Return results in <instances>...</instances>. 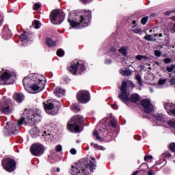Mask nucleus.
<instances>
[{
    "label": "nucleus",
    "instance_id": "f257e3e1",
    "mask_svg": "<svg viewBox=\"0 0 175 175\" xmlns=\"http://www.w3.org/2000/svg\"><path fill=\"white\" fill-rule=\"evenodd\" d=\"M96 161L95 157L92 158V160L88 157L79 160L77 166L72 165L71 174L72 175H84L87 173V170L94 172V169L96 167Z\"/></svg>",
    "mask_w": 175,
    "mask_h": 175
},
{
    "label": "nucleus",
    "instance_id": "f03ea898",
    "mask_svg": "<svg viewBox=\"0 0 175 175\" xmlns=\"http://www.w3.org/2000/svg\"><path fill=\"white\" fill-rule=\"evenodd\" d=\"M91 18H92V12L82 10L77 14L75 20L68 18V21L72 28H77V27L85 28V27H88Z\"/></svg>",
    "mask_w": 175,
    "mask_h": 175
},
{
    "label": "nucleus",
    "instance_id": "7ed1b4c3",
    "mask_svg": "<svg viewBox=\"0 0 175 175\" xmlns=\"http://www.w3.org/2000/svg\"><path fill=\"white\" fill-rule=\"evenodd\" d=\"M126 87H128V82L124 81L120 87L121 92L118 95L119 99L123 102H131V103H137V102H139L141 98L140 95H139L137 93H134L132 94L129 97V94H128Z\"/></svg>",
    "mask_w": 175,
    "mask_h": 175
},
{
    "label": "nucleus",
    "instance_id": "20e7f679",
    "mask_svg": "<svg viewBox=\"0 0 175 175\" xmlns=\"http://www.w3.org/2000/svg\"><path fill=\"white\" fill-rule=\"evenodd\" d=\"M84 124V118L80 115H77L70 118L68 122L66 128L71 133H80V126Z\"/></svg>",
    "mask_w": 175,
    "mask_h": 175
},
{
    "label": "nucleus",
    "instance_id": "39448f33",
    "mask_svg": "<svg viewBox=\"0 0 175 175\" xmlns=\"http://www.w3.org/2000/svg\"><path fill=\"white\" fill-rule=\"evenodd\" d=\"M27 118H25V125H30L33 126L38 121V119L40 117V110L36 108H33L27 113Z\"/></svg>",
    "mask_w": 175,
    "mask_h": 175
},
{
    "label": "nucleus",
    "instance_id": "423d86ee",
    "mask_svg": "<svg viewBox=\"0 0 175 175\" xmlns=\"http://www.w3.org/2000/svg\"><path fill=\"white\" fill-rule=\"evenodd\" d=\"M23 124L26 125L25 117H22L18 120V122H7L5 128L8 129V132L10 135H17V133H18V129H20V126H21Z\"/></svg>",
    "mask_w": 175,
    "mask_h": 175
},
{
    "label": "nucleus",
    "instance_id": "0eeeda50",
    "mask_svg": "<svg viewBox=\"0 0 175 175\" xmlns=\"http://www.w3.org/2000/svg\"><path fill=\"white\" fill-rule=\"evenodd\" d=\"M3 169L8 173H12L16 170L17 167V161L12 157H5L1 161Z\"/></svg>",
    "mask_w": 175,
    "mask_h": 175
},
{
    "label": "nucleus",
    "instance_id": "6e6552de",
    "mask_svg": "<svg viewBox=\"0 0 175 175\" xmlns=\"http://www.w3.org/2000/svg\"><path fill=\"white\" fill-rule=\"evenodd\" d=\"M49 18L52 24L58 25L65 20V14L61 10H54L51 12Z\"/></svg>",
    "mask_w": 175,
    "mask_h": 175
},
{
    "label": "nucleus",
    "instance_id": "1a4fd4ad",
    "mask_svg": "<svg viewBox=\"0 0 175 175\" xmlns=\"http://www.w3.org/2000/svg\"><path fill=\"white\" fill-rule=\"evenodd\" d=\"M44 80V77L40 75H37L36 81L33 83L30 90H32L33 91H38L39 92H40V91H43V90H44V87H46V82Z\"/></svg>",
    "mask_w": 175,
    "mask_h": 175
},
{
    "label": "nucleus",
    "instance_id": "9d476101",
    "mask_svg": "<svg viewBox=\"0 0 175 175\" xmlns=\"http://www.w3.org/2000/svg\"><path fill=\"white\" fill-rule=\"evenodd\" d=\"M100 132H103V136H104V137H100V136H99V133L98 132V131H94L93 132V135L95 136L96 140H98L100 142H103V140H105V142H107V143H109V142H111L113 137L111 136V133H109L107 129H100Z\"/></svg>",
    "mask_w": 175,
    "mask_h": 175
},
{
    "label": "nucleus",
    "instance_id": "9b49d317",
    "mask_svg": "<svg viewBox=\"0 0 175 175\" xmlns=\"http://www.w3.org/2000/svg\"><path fill=\"white\" fill-rule=\"evenodd\" d=\"M44 109L50 116H55L58 113V110H55V103L51 100L43 103Z\"/></svg>",
    "mask_w": 175,
    "mask_h": 175
},
{
    "label": "nucleus",
    "instance_id": "f8f14e48",
    "mask_svg": "<svg viewBox=\"0 0 175 175\" xmlns=\"http://www.w3.org/2000/svg\"><path fill=\"white\" fill-rule=\"evenodd\" d=\"M68 70L72 75H77V72L79 75H81L85 70V66L77 62V64L74 63L68 67Z\"/></svg>",
    "mask_w": 175,
    "mask_h": 175
},
{
    "label": "nucleus",
    "instance_id": "ddd939ff",
    "mask_svg": "<svg viewBox=\"0 0 175 175\" xmlns=\"http://www.w3.org/2000/svg\"><path fill=\"white\" fill-rule=\"evenodd\" d=\"M77 99L79 103H88L91 100L90 92L87 90L79 91L77 94Z\"/></svg>",
    "mask_w": 175,
    "mask_h": 175
},
{
    "label": "nucleus",
    "instance_id": "4468645a",
    "mask_svg": "<svg viewBox=\"0 0 175 175\" xmlns=\"http://www.w3.org/2000/svg\"><path fill=\"white\" fill-rule=\"evenodd\" d=\"M30 151L34 157H40L44 153V146L41 144H33L30 147Z\"/></svg>",
    "mask_w": 175,
    "mask_h": 175
},
{
    "label": "nucleus",
    "instance_id": "2eb2a0df",
    "mask_svg": "<svg viewBox=\"0 0 175 175\" xmlns=\"http://www.w3.org/2000/svg\"><path fill=\"white\" fill-rule=\"evenodd\" d=\"M11 105L12 101L10 100H1L0 102V111L3 112V114H10L12 113Z\"/></svg>",
    "mask_w": 175,
    "mask_h": 175
},
{
    "label": "nucleus",
    "instance_id": "dca6fc26",
    "mask_svg": "<svg viewBox=\"0 0 175 175\" xmlns=\"http://www.w3.org/2000/svg\"><path fill=\"white\" fill-rule=\"evenodd\" d=\"M38 75H34L32 78L31 77H25L23 80V84L24 85L25 90L26 91H29L32 85L36 81V77Z\"/></svg>",
    "mask_w": 175,
    "mask_h": 175
},
{
    "label": "nucleus",
    "instance_id": "f3484780",
    "mask_svg": "<svg viewBox=\"0 0 175 175\" xmlns=\"http://www.w3.org/2000/svg\"><path fill=\"white\" fill-rule=\"evenodd\" d=\"M141 106L144 107V111L146 114H150L152 113V111L154 110L152 105H151V101H150V100L147 98L143 99L142 100Z\"/></svg>",
    "mask_w": 175,
    "mask_h": 175
},
{
    "label": "nucleus",
    "instance_id": "a211bd4d",
    "mask_svg": "<svg viewBox=\"0 0 175 175\" xmlns=\"http://www.w3.org/2000/svg\"><path fill=\"white\" fill-rule=\"evenodd\" d=\"M19 39H21L22 43L27 44L28 42H31L32 40V33L29 31H24L19 36Z\"/></svg>",
    "mask_w": 175,
    "mask_h": 175
},
{
    "label": "nucleus",
    "instance_id": "6ab92c4d",
    "mask_svg": "<svg viewBox=\"0 0 175 175\" xmlns=\"http://www.w3.org/2000/svg\"><path fill=\"white\" fill-rule=\"evenodd\" d=\"M12 36H13V33H12L10 29H9V27L5 25L1 32V37L3 39L8 40V39H11Z\"/></svg>",
    "mask_w": 175,
    "mask_h": 175
},
{
    "label": "nucleus",
    "instance_id": "aec40b11",
    "mask_svg": "<svg viewBox=\"0 0 175 175\" xmlns=\"http://www.w3.org/2000/svg\"><path fill=\"white\" fill-rule=\"evenodd\" d=\"M12 74L10 72H8V71H5L3 74H1L0 77V81L1 83H4V84H12V83L9 82V80H10Z\"/></svg>",
    "mask_w": 175,
    "mask_h": 175
},
{
    "label": "nucleus",
    "instance_id": "412c9836",
    "mask_svg": "<svg viewBox=\"0 0 175 175\" xmlns=\"http://www.w3.org/2000/svg\"><path fill=\"white\" fill-rule=\"evenodd\" d=\"M13 98L15 102L18 103H21L24 100V94L23 93H17L14 94Z\"/></svg>",
    "mask_w": 175,
    "mask_h": 175
},
{
    "label": "nucleus",
    "instance_id": "4be33fe9",
    "mask_svg": "<svg viewBox=\"0 0 175 175\" xmlns=\"http://www.w3.org/2000/svg\"><path fill=\"white\" fill-rule=\"evenodd\" d=\"M164 108L166 111H167L168 114H170L172 111H173L174 109H175V105L172 103H167L164 104Z\"/></svg>",
    "mask_w": 175,
    "mask_h": 175
},
{
    "label": "nucleus",
    "instance_id": "5701e85b",
    "mask_svg": "<svg viewBox=\"0 0 175 175\" xmlns=\"http://www.w3.org/2000/svg\"><path fill=\"white\" fill-rule=\"evenodd\" d=\"M55 95L61 98L63 95H65V90L61 88L60 87H57L54 91Z\"/></svg>",
    "mask_w": 175,
    "mask_h": 175
},
{
    "label": "nucleus",
    "instance_id": "b1692460",
    "mask_svg": "<svg viewBox=\"0 0 175 175\" xmlns=\"http://www.w3.org/2000/svg\"><path fill=\"white\" fill-rule=\"evenodd\" d=\"M153 117L157 121H160L161 122H165L166 121V120H165V116L163 113H157L153 115Z\"/></svg>",
    "mask_w": 175,
    "mask_h": 175
},
{
    "label": "nucleus",
    "instance_id": "393cba45",
    "mask_svg": "<svg viewBox=\"0 0 175 175\" xmlns=\"http://www.w3.org/2000/svg\"><path fill=\"white\" fill-rule=\"evenodd\" d=\"M46 44L48 46V47H55L57 44L55 41H53L51 38H47L46 39Z\"/></svg>",
    "mask_w": 175,
    "mask_h": 175
},
{
    "label": "nucleus",
    "instance_id": "a878e982",
    "mask_svg": "<svg viewBox=\"0 0 175 175\" xmlns=\"http://www.w3.org/2000/svg\"><path fill=\"white\" fill-rule=\"evenodd\" d=\"M119 53L122 54L124 57H126L128 55V46H124L120 48L119 49Z\"/></svg>",
    "mask_w": 175,
    "mask_h": 175
},
{
    "label": "nucleus",
    "instance_id": "bb28decb",
    "mask_svg": "<svg viewBox=\"0 0 175 175\" xmlns=\"http://www.w3.org/2000/svg\"><path fill=\"white\" fill-rule=\"evenodd\" d=\"M135 80L138 81V84L140 87H143V81H142V76L140 74L137 73L135 77Z\"/></svg>",
    "mask_w": 175,
    "mask_h": 175
},
{
    "label": "nucleus",
    "instance_id": "cd10ccee",
    "mask_svg": "<svg viewBox=\"0 0 175 175\" xmlns=\"http://www.w3.org/2000/svg\"><path fill=\"white\" fill-rule=\"evenodd\" d=\"M120 73L122 76H131L132 75V72L128 68L126 70H122Z\"/></svg>",
    "mask_w": 175,
    "mask_h": 175
},
{
    "label": "nucleus",
    "instance_id": "c85d7f7f",
    "mask_svg": "<svg viewBox=\"0 0 175 175\" xmlns=\"http://www.w3.org/2000/svg\"><path fill=\"white\" fill-rule=\"evenodd\" d=\"M32 26L36 29H39L40 28V23L38 20H34L32 23Z\"/></svg>",
    "mask_w": 175,
    "mask_h": 175
},
{
    "label": "nucleus",
    "instance_id": "c756f323",
    "mask_svg": "<svg viewBox=\"0 0 175 175\" xmlns=\"http://www.w3.org/2000/svg\"><path fill=\"white\" fill-rule=\"evenodd\" d=\"M90 146L94 147V148H95V150H105V148H103V146H99V145H98V144H94V142H92L90 144Z\"/></svg>",
    "mask_w": 175,
    "mask_h": 175
},
{
    "label": "nucleus",
    "instance_id": "7c9ffc66",
    "mask_svg": "<svg viewBox=\"0 0 175 175\" xmlns=\"http://www.w3.org/2000/svg\"><path fill=\"white\" fill-rule=\"evenodd\" d=\"M56 54L57 57H64L65 55V51L62 49H57Z\"/></svg>",
    "mask_w": 175,
    "mask_h": 175
},
{
    "label": "nucleus",
    "instance_id": "2f4dec72",
    "mask_svg": "<svg viewBox=\"0 0 175 175\" xmlns=\"http://www.w3.org/2000/svg\"><path fill=\"white\" fill-rule=\"evenodd\" d=\"M131 29H132V31L134 32V33H142V29L140 28L135 29V25L132 27Z\"/></svg>",
    "mask_w": 175,
    "mask_h": 175
},
{
    "label": "nucleus",
    "instance_id": "473e14b6",
    "mask_svg": "<svg viewBox=\"0 0 175 175\" xmlns=\"http://www.w3.org/2000/svg\"><path fill=\"white\" fill-rule=\"evenodd\" d=\"M169 150L171 152H175V143L172 142L169 146Z\"/></svg>",
    "mask_w": 175,
    "mask_h": 175
},
{
    "label": "nucleus",
    "instance_id": "72a5a7b5",
    "mask_svg": "<svg viewBox=\"0 0 175 175\" xmlns=\"http://www.w3.org/2000/svg\"><path fill=\"white\" fill-rule=\"evenodd\" d=\"M42 8V5L39 3H36L33 5V10H39V9Z\"/></svg>",
    "mask_w": 175,
    "mask_h": 175
},
{
    "label": "nucleus",
    "instance_id": "f704fd0d",
    "mask_svg": "<svg viewBox=\"0 0 175 175\" xmlns=\"http://www.w3.org/2000/svg\"><path fill=\"white\" fill-rule=\"evenodd\" d=\"M148 21V16H144L141 19V24H142V25H146Z\"/></svg>",
    "mask_w": 175,
    "mask_h": 175
},
{
    "label": "nucleus",
    "instance_id": "c9c22d12",
    "mask_svg": "<svg viewBox=\"0 0 175 175\" xmlns=\"http://www.w3.org/2000/svg\"><path fill=\"white\" fill-rule=\"evenodd\" d=\"M144 39H145V40H148V42H152V35H146L144 37Z\"/></svg>",
    "mask_w": 175,
    "mask_h": 175
},
{
    "label": "nucleus",
    "instance_id": "e433bc0d",
    "mask_svg": "<svg viewBox=\"0 0 175 175\" xmlns=\"http://www.w3.org/2000/svg\"><path fill=\"white\" fill-rule=\"evenodd\" d=\"M108 124L112 128H117V125H116V121H114V120H109Z\"/></svg>",
    "mask_w": 175,
    "mask_h": 175
},
{
    "label": "nucleus",
    "instance_id": "4c0bfd02",
    "mask_svg": "<svg viewBox=\"0 0 175 175\" xmlns=\"http://www.w3.org/2000/svg\"><path fill=\"white\" fill-rule=\"evenodd\" d=\"M55 150L57 151V152H61L62 151V146L61 145L56 146Z\"/></svg>",
    "mask_w": 175,
    "mask_h": 175
},
{
    "label": "nucleus",
    "instance_id": "58836bf2",
    "mask_svg": "<svg viewBox=\"0 0 175 175\" xmlns=\"http://www.w3.org/2000/svg\"><path fill=\"white\" fill-rule=\"evenodd\" d=\"M165 83H166V79H160L158 81L159 85H163V84H165Z\"/></svg>",
    "mask_w": 175,
    "mask_h": 175
},
{
    "label": "nucleus",
    "instance_id": "ea45409f",
    "mask_svg": "<svg viewBox=\"0 0 175 175\" xmlns=\"http://www.w3.org/2000/svg\"><path fill=\"white\" fill-rule=\"evenodd\" d=\"M71 107H72V110H80V107L77 104H73L71 106Z\"/></svg>",
    "mask_w": 175,
    "mask_h": 175
},
{
    "label": "nucleus",
    "instance_id": "a19ab883",
    "mask_svg": "<svg viewBox=\"0 0 175 175\" xmlns=\"http://www.w3.org/2000/svg\"><path fill=\"white\" fill-rule=\"evenodd\" d=\"M163 62H165V64H170V62H172V59L166 57L163 59Z\"/></svg>",
    "mask_w": 175,
    "mask_h": 175
},
{
    "label": "nucleus",
    "instance_id": "79ce46f5",
    "mask_svg": "<svg viewBox=\"0 0 175 175\" xmlns=\"http://www.w3.org/2000/svg\"><path fill=\"white\" fill-rule=\"evenodd\" d=\"M154 55L156 57H161V55H162V53H161V51H159V50H155L154 51Z\"/></svg>",
    "mask_w": 175,
    "mask_h": 175
},
{
    "label": "nucleus",
    "instance_id": "37998d69",
    "mask_svg": "<svg viewBox=\"0 0 175 175\" xmlns=\"http://www.w3.org/2000/svg\"><path fill=\"white\" fill-rule=\"evenodd\" d=\"M105 65H109V64H113V60L110 59H106L105 60Z\"/></svg>",
    "mask_w": 175,
    "mask_h": 175
},
{
    "label": "nucleus",
    "instance_id": "c03bdc74",
    "mask_svg": "<svg viewBox=\"0 0 175 175\" xmlns=\"http://www.w3.org/2000/svg\"><path fill=\"white\" fill-rule=\"evenodd\" d=\"M70 154H72V155H76V154L77 153V150H76V149L75 148H72L70 150Z\"/></svg>",
    "mask_w": 175,
    "mask_h": 175
},
{
    "label": "nucleus",
    "instance_id": "a18cd8bd",
    "mask_svg": "<svg viewBox=\"0 0 175 175\" xmlns=\"http://www.w3.org/2000/svg\"><path fill=\"white\" fill-rule=\"evenodd\" d=\"M135 58L137 59V61H142V59H143V55H137L135 56Z\"/></svg>",
    "mask_w": 175,
    "mask_h": 175
},
{
    "label": "nucleus",
    "instance_id": "49530a36",
    "mask_svg": "<svg viewBox=\"0 0 175 175\" xmlns=\"http://www.w3.org/2000/svg\"><path fill=\"white\" fill-rule=\"evenodd\" d=\"M154 170L150 169L148 171L147 175H154Z\"/></svg>",
    "mask_w": 175,
    "mask_h": 175
},
{
    "label": "nucleus",
    "instance_id": "de8ad7c7",
    "mask_svg": "<svg viewBox=\"0 0 175 175\" xmlns=\"http://www.w3.org/2000/svg\"><path fill=\"white\" fill-rule=\"evenodd\" d=\"M109 51H111V53H116V51H117V49H116L114 46H112L109 49Z\"/></svg>",
    "mask_w": 175,
    "mask_h": 175
},
{
    "label": "nucleus",
    "instance_id": "09e8293b",
    "mask_svg": "<svg viewBox=\"0 0 175 175\" xmlns=\"http://www.w3.org/2000/svg\"><path fill=\"white\" fill-rule=\"evenodd\" d=\"M148 159H152V156H148V155H146L144 157V161H147Z\"/></svg>",
    "mask_w": 175,
    "mask_h": 175
},
{
    "label": "nucleus",
    "instance_id": "8fccbe9b",
    "mask_svg": "<svg viewBox=\"0 0 175 175\" xmlns=\"http://www.w3.org/2000/svg\"><path fill=\"white\" fill-rule=\"evenodd\" d=\"M170 83L171 85H174V84H175V78L173 77L172 79H171L170 81Z\"/></svg>",
    "mask_w": 175,
    "mask_h": 175
},
{
    "label": "nucleus",
    "instance_id": "3c124183",
    "mask_svg": "<svg viewBox=\"0 0 175 175\" xmlns=\"http://www.w3.org/2000/svg\"><path fill=\"white\" fill-rule=\"evenodd\" d=\"M142 117H143V118H147L150 121H151V120H152V118H151V117H150L148 115H144Z\"/></svg>",
    "mask_w": 175,
    "mask_h": 175
},
{
    "label": "nucleus",
    "instance_id": "603ef678",
    "mask_svg": "<svg viewBox=\"0 0 175 175\" xmlns=\"http://www.w3.org/2000/svg\"><path fill=\"white\" fill-rule=\"evenodd\" d=\"M2 24H3V16H0V27H2Z\"/></svg>",
    "mask_w": 175,
    "mask_h": 175
},
{
    "label": "nucleus",
    "instance_id": "864d4df0",
    "mask_svg": "<svg viewBox=\"0 0 175 175\" xmlns=\"http://www.w3.org/2000/svg\"><path fill=\"white\" fill-rule=\"evenodd\" d=\"M81 2H83L85 5H87V3H90L91 2V0H81Z\"/></svg>",
    "mask_w": 175,
    "mask_h": 175
},
{
    "label": "nucleus",
    "instance_id": "5fc2aeb1",
    "mask_svg": "<svg viewBox=\"0 0 175 175\" xmlns=\"http://www.w3.org/2000/svg\"><path fill=\"white\" fill-rule=\"evenodd\" d=\"M111 107H112V109H116V110H117V109H118V106L116 103L112 104Z\"/></svg>",
    "mask_w": 175,
    "mask_h": 175
},
{
    "label": "nucleus",
    "instance_id": "6e6d98bb",
    "mask_svg": "<svg viewBox=\"0 0 175 175\" xmlns=\"http://www.w3.org/2000/svg\"><path fill=\"white\" fill-rule=\"evenodd\" d=\"M134 138L135 139V140H141V139H142V137L141 136H139V135H136V136H135L134 137Z\"/></svg>",
    "mask_w": 175,
    "mask_h": 175
},
{
    "label": "nucleus",
    "instance_id": "4d7b16f0",
    "mask_svg": "<svg viewBox=\"0 0 175 175\" xmlns=\"http://www.w3.org/2000/svg\"><path fill=\"white\" fill-rule=\"evenodd\" d=\"M130 85H131V88H135V83H133V82L130 81Z\"/></svg>",
    "mask_w": 175,
    "mask_h": 175
},
{
    "label": "nucleus",
    "instance_id": "13d9d810",
    "mask_svg": "<svg viewBox=\"0 0 175 175\" xmlns=\"http://www.w3.org/2000/svg\"><path fill=\"white\" fill-rule=\"evenodd\" d=\"M165 157H166V158H170L172 157V154H170V153L166 154Z\"/></svg>",
    "mask_w": 175,
    "mask_h": 175
},
{
    "label": "nucleus",
    "instance_id": "bf43d9fd",
    "mask_svg": "<svg viewBox=\"0 0 175 175\" xmlns=\"http://www.w3.org/2000/svg\"><path fill=\"white\" fill-rule=\"evenodd\" d=\"M165 16H170V12H169V11L165 12Z\"/></svg>",
    "mask_w": 175,
    "mask_h": 175
},
{
    "label": "nucleus",
    "instance_id": "052dcab7",
    "mask_svg": "<svg viewBox=\"0 0 175 175\" xmlns=\"http://www.w3.org/2000/svg\"><path fill=\"white\" fill-rule=\"evenodd\" d=\"M142 59H149L148 57L142 55Z\"/></svg>",
    "mask_w": 175,
    "mask_h": 175
},
{
    "label": "nucleus",
    "instance_id": "680f3d73",
    "mask_svg": "<svg viewBox=\"0 0 175 175\" xmlns=\"http://www.w3.org/2000/svg\"><path fill=\"white\" fill-rule=\"evenodd\" d=\"M142 166H147V163H142L139 167H142Z\"/></svg>",
    "mask_w": 175,
    "mask_h": 175
},
{
    "label": "nucleus",
    "instance_id": "e2e57ef3",
    "mask_svg": "<svg viewBox=\"0 0 175 175\" xmlns=\"http://www.w3.org/2000/svg\"><path fill=\"white\" fill-rule=\"evenodd\" d=\"M154 64H155L156 65H157L158 66H159V65H160L159 63V62H155Z\"/></svg>",
    "mask_w": 175,
    "mask_h": 175
},
{
    "label": "nucleus",
    "instance_id": "0e129e2a",
    "mask_svg": "<svg viewBox=\"0 0 175 175\" xmlns=\"http://www.w3.org/2000/svg\"><path fill=\"white\" fill-rule=\"evenodd\" d=\"M158 36H159V34H158V33H154V38H157V37H158Z\"/></svg>",
    "mask_w": 175,
    "mask_h": 175
},
{
    "label": "nucleus",
    "instance_id": "69168bd1",
    "mask_svg": "<svg viewBox=\"0 0 175 175\" xmlns=\"http://www.w3.org/2000/svg\"><path fill=\"white\" fill-rule=\"evenodd\" d=\"M162 36H163V35L162 33H159V38H162Z\"/></svg>",
    "mask_w": 175,
    "mask_h": 175
},
{
    "label": "nucleus",
    "instance_id": "338daca9",
    "mask_svg": "<svg viewBox=\"0 0 175 175\" xmlns=\"http://www.w3.org/2000/svg\"><path fill=\"white\" fill-rule=\"evenodd\" d=\"M56 170L57 172H59L61 170L59 169V167H57Z\"/></svg>",
    "mask_w": 175,
    "mask_h": 175
},
{
    "label": "nucleus",
    "instance_id": "774afa93",
    "mask_svg": "<svg viewBox=\"0 0 175 175\" xmlns=\"http://www.w3.org/2000/svg\"><path fill=\"white\" fill-rule=\"evenodd\" d=\"M133 24H136V21H133Z\"/></svg>",
    "mask_w": 175,
    "mask_h": 175
}]
</instances>
